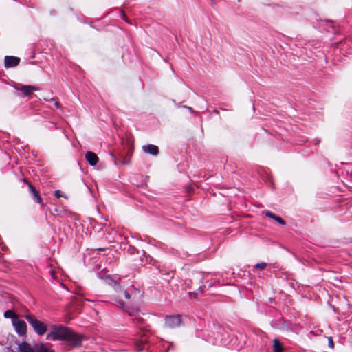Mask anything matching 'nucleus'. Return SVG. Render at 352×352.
I'll return each mask as SVG.
<instances>
[{"label":"nucleus","mask_w":352,"mask_h":352,"mask_svg":"<svg viewBox=\"0 0 352 352\" xmlns=\"http://www.w3.org/2000/svg\"><path fill=\"white\" fill-rule=\"evenodd\" d=\"M189 294L190 295V298H192V297L191 296L192 293H191V292H190V293H189ZM192 294H193V296H194L193 297H194V298H195V297L198 295V293H197V292H193V293H192Z\"/></svg>","instance_id":"25"},{"label":"nucleus","mask_w":352,"mask_h":352,"mask_svg":"<svg viewBox=\"0 0 352 352\" xmlns=\"http://www.w3.org/2000/svg\"><path fill=\"white\" fill-rule=\"evenodd\" d=\"M273 349L274 352H282L283 351L282 344L277 338H275L273 340Z\"/></svg>","instance_id":"15"},{"label":"nucleus","mask_w":352,"mask_h":352,"mask_svg":"<svg viewBox=\"0 0 352 352\" xmlns=\"http://www.w3.org/2000/svg\"><path fill=\"white\" fill-rule=\"evenodd\" d=\"M54 195H55V197H56V198H60V197H65V198H67L65 196L63 195H62L61 191H60V190H56V191L54 192Z\"/></svg>","instance_id":"19"},{"label":"nucleus","mask_w":352,"mask_h":352,"mask_svg":"<svg viewBox=\"0 0 352 352\" xmlns=\"http://www.w3.org/2000/svg\"><path fill=\"white\" fill-rule=\"evenodd\" d=\"M135 320H136L138 324H142L144 320L143 318L141 317H136Z\"/></svg>","instance_id":"21"},{"label":"nucleus","mask_w":352,"mask_h":352,"mask_svg":"<svg viewBox=\"0 0 352 352\" xmlns=\"http://www.w3.org/2000/svg\"><path fill=\"white\" fill-rule=\"evenodd\" d=\"M85 159L90 166H95L98 162V156L92 151H88L86 153Z\"/></svg>","instance_id":"7"},{"label":"nucleus","mask_w":352,"mask_h":352,"mask_svg":"<svg viewBox=\"0 0 352 352\" xmlns=\"http://www.w3.org/2000/svg\"><path fill=\"white\" fill-rule=\"evenodd\" d=\"M18 345L20 352H35L34 347L32 348L30 344L26 342H23Z\"/></svg>","instance_id":"11"},{"label":"nucleus","mask_w":352,"mask_h":352,"mask_svg":"<svg viewBox=\"0 0 352 352\" xmlns=\"http://www.w3.org/2000/svg\"><path fill=\"white\" fill-rule=\"evenodd\" d=\"M328 342H329V346L330 347L333 348V339L331 338H329Z\"/></svg>","instance_id":"20"},{"label":"nucleus","mask_w":352,"mask_h":352,"mask_svg":"<svg viewBox=\"0 0 352 352\" xmlns=\"http://www.w3.org/2000/svg\"><path fill=\"white\" fill-rule=\"evenodd\" d=\"M132 150L131 148H128L126 151V154L124 157H121L120 159V162L122 164H129L130 163L131 157L132 156Z\"/></svg>","instance_id":"12"},{"label":"nucleus","mask_w":352,"mask_h":352,"mask_svg":"<svg viewBox=\"0 0 352 352\" xmlns=\"http://www.w3.org/2000/svg\"><path fill=\"white\" fill-rule=\"evenodd\" d=\"M164 320L165 325L169 328L178 327L182 323V318L180 315L166 316Z\"/></svg>","instance_id":"3"},{"label":"nucleus","mask_w":352,"mask_h":352,"mask_svg":"<svg viewBox=\"0 0 352 352\" xmlns=\"http://www.w3.org/2000/svg\"><path fill=\"white\" fill-rule=\"evenodd\" d=\"M24 318L33 328L36 333L42 336L46 333L47 330V325L42 321L38 320L34 315L26 314L24 316Z\"/></svg>","instance_id":"2"},{"label":"nucleus","mask_w":352,"mask_h":352,"mask_svg":"<svg viewBox=\"0 0 352 352\" xmlns=\"http://www.w3.org/2000/svg\"><path fill=\"white\" fill-rule=\"evenodd\" d=\"M54 105L56 108H60V104L58 102H55Z\"/></svg>","instance_id":"26"},{"label":"nucleus","mask_w":352,"mask_h":352,"mask_svg":"<svg viewBox=\"0 0 352 352\" xmlns=\"http://www.w3.org/2000/svg\"><path fill=\"white\" fill-rule=\"evenodd\" d=\"M267 266V263H264V262H261V263H257L256 264L254 267L255 269H258V270H263L265 268V267Z\"/></svg>","instance_id":"18"},{"label":"nucleus","mask_w":352,"mask_h":352,"mask_svg":"<svg viewBox=\"0 0 352 352\" xmlns=\"http://www.w3.org/2000/svg\"><path fill=\"white\" fill-rule=\"evenodd\" d=\"M241 0H238V1H240Z\"/></svg>","instance_id":"30"},{"label":"nucleus","mask_w":352,"mask_h":352,"mask_svg":"<svg viewBox=\"0 0 352 352\" xmlns=\"http://www.w3.org/2000/svg\"><path fill=\"white\" fill-rule=\"evenodd\" d=\"M192 283V280L191 279H189V280H185V285L187 286V287H190V283Z\"/></svg>","instance_id":"24"},{"label":"nucleus","mask_w":352,"mask_h":352,"mask_svg":"<svg viewBox=\"0 0 352 352\" xmlns=\"http://www.w3.org/2000/svg\"><path fill=\"white\" fill-rule=\"evenodd\" d=\"M148 341V336L146 333H144L142 336L140 337V340H137L135 342V346L136 349L138 351H140L144 349L143 345L146 344Z\"/></svg>","instance_id":"9"},{"label":"nucleus","mask_w":352,"mask_h":352,"mask_svg":"<svg viewBox=\"0 0 352 352\" xmlns=\"http://www.w3.org/2000/svg\"><path fill=\"white\" fill-rule=\"evenodd\" d=\"M142 150L144 153L152 155H157L159 153V148L157 146L153 144H147L142 146Z\"/></svg>","instance_id":"6"},{"label":"nucleus","mask_w":352,"mask_h":352,"mask_svg":"<svg viewBox=\"0 0 352 352\" xmlns=\"http://www.w3.org/2000/svg\"><path fill=\"white\" fill-rule=\"evenodd\" d=\"M49 340H65L74 347L82 344L83 336L73 331L71 329L63 325L53 324L46 336Z\"/></svg>","instance_id":"1"},{"label":"nucleus","mask_w":352,"mask_h":352,"mask_svg":"<svg viewBox=\"0 0 352 352\" xmlns=\"http://www.w3.org/2000/svg\"><path fill=\"white\" fill-rule=\"evenodd\" d=\"M98 250H99V251H103V250H104V248H98Z\"/></svg>","instance_id":"28"},{"label":"nucleus","mask_w":352,"mask_h":352,"mask_svg":"<svg viewBox=\"0 0 352 352\" xmlns=\"http://www.w3.org/2000/svg\"><path fill=\"white\" fill-rule=\"evenodd\" d=\"M24 182L28 184L30 191L33 195L34 199L36 202L42 204V199L40 197L38 192L35 189V188L32 185L31 183L28 182L26 179H24Z\"/></svg>","instance_id":"10"},{"label":"nucleus","mask_w":352,"mask_h":352,"mask_svg":"<svg viewBox=\"0 0 352 352\" xmlns=\"http://www.w3.org/2000/svg\"><path fill=\"white\" fill-rule=\"evenodd\" d=\"M4 317L6 318H12V322L14 319L18 318L17 315L15 314V312L13 310H7L4 312L3 314Z\"/></svg>","instance_id":"16"},{"label":"nucleus","mask_w":352,"mask_h":352,"mask_svg":"<svg viewBox=\"0 0 352 352\" xmlns=\"http://www.w3.org/2000/svg\"><path fill=\"white\" fill-rule=\"evenodd\" d=\"M10 351H11V352H14L12 349H11Z\"/></svg>","instance_id":"29"},{"label":"nucleus","mask_w":352,"mask_h":352,"mask_svg":"<svg viewBox=\"0 0 352 352\" xmlns=\"http://www.w3.org/2000/svg\"><path fill=\"white\" fill-rule=\"evenodd\" d=\"M21 91L24 96H30L33 91L38 90V88L33 85H22L18 89Z\"/></svg>","instance_id":"8"},{"label":"nucleus","mask_w":352,"mask_h":352,"mask_svg":"<svg viewBox=\"0 0 352 352\" xmlns=\"http://www.w3.org/2000/svg\"><path fill=\"white\" fill-rule=\"evenodd\" d=\"M265 214L267 217L274 219L280 224H281V225L285 224V221L280 217L276 216L275 214L272 213V212L266 211V212H265Z\"/></svg>","instance_id":"13"},{"label":"nucleus","mask_w":352,"mask_h":352,"mask_svg":"<svg viewBox=\"0 0 352 352\" xmlns=\"http://www.w3.org/2000/svg\"><path fill=\"white\" fill-rule=\"evenodd\" d=\"M108 283L109 285H112L114 287L115 290L118 292L124 290V289H122V288L121 287V286L120 285L119 283H118L116 280H114L110 278H109Z\"/></svg>","instance_id":"17"},{"label":"nucleus","mask_w":352,"mask_h":352,"mask_svg":"<svg viewBox=\"0 0 352 352\" xmlns=\"http://www.w3.org/2000/svg\"><path fill=\"white\" fill-rule=\"evenodd\" d=\"M203 287H204L205 286H204V285H200V286L199 287V288H198V291H199H199H201V288H202Z\"/></svg>","instance_id":"27"},{"label":"nucleus","mask_w":352,"mask_h":352,"mask_svg":"<svg viewBox=\"0 0 352 352\" xmlns=\"http://www.w3.org/2000/svg\"><path fill=\"white\" fill-rule=\"evenodd\" d=\"M20 58L16 56H6L4 60L5 67L6 68L16 67L19 65Z\"/></svg>","instance_id":"5"},{"label":"nucleus","mask_w":352,"mask_h":352,"mask_svg":"<svg viewBox=\"0 0 352 352\" xmlns=\"http://www.w3.org/2000/svg\"><path fill=\"white\" fill-rule=\"evenodd\" d=\"M12 325L14 326L16 332L19 336H23L26 334L27 332V324L25 321L15 318L12 321Z\"/></svg>","instance_id":"4"},{"label":"nucleus","mask_w":352,"mask_h":352,"mask_svg":"<svg viewBox=\"0 0 352 352\" xmlns=\"http://www.w3.org/2000/svg\"><path fill=\"white\" fill-rule=\"evenodd\" d=\"M123 292H124V297L126 299H129L131 297L129 293L126 290H123Z\"/></svg>","instance_id":"22"},{"label":"nucleus","mask_w":352,"mask_h":352,"mask_svg":"<svg viewBox=\"0 0 352 352\" xmlns=\"http://www.w3.org/2000/svg\"><path fill=\"white\" fill-rule=\"evenodd\" d=\"M118 302V304L119 305L120 307H122V308H124V303L123 301L119 300L117 301Z\"/></svg>","instance_id":"23"},{"label":"nucleus","mask_w":352,"mask_h":352,"mask_svg":"<svg viewBox=\"0 0 352 352\" xmlns=\"http://www.w3.org/2000/svg\"><path fill=\"white\" fill-rule=\"evenodd\" d=\"M35 352H54V350L47 348L43 343L37 344L34 346Z\"/></svg>","instance_id":"14"}]
</instances>
